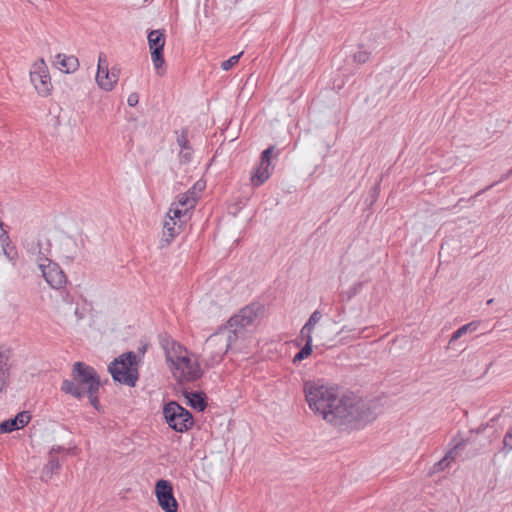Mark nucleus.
<instances>
[{"label":"nucleus","instance_id":"1","mask_svg":"<svg viewBox=\"0 0 512 512\" xmlns=\"http://www.w3.org/2000/svg\"><path fill=\"white\" fill-rule=\"evenodd\" d=\"M304 393L309 408L340 429H360L376 419L370 403L357 395L338 396V389L323 380L304 383Z\"/></svg>","mask_w":512,"mask_h":512},{"label":"nucleus","instance_id":"2","mask_svg":"<svg viewBox=\"0 0 512 512\" xmlns=\"http://www.w3.org/2000/svg\"><path fill=\"white\" fill-rule=\"evenodd\" d=\"M72 379H65L61 391L77 399L84 397L85 392H95L101 386L100 376L94 367L84 362H75L71 372Z\"/></svg>","mask_w":512,"mask_h":512},{"label":"nucleus","instance_id":"3","mask_svg":"<svg viewBox=\"0 0 512 512\" xmlns=\"http://www.w3.org/2000/svg\"><path fill=\"white\" fill-rule=\"evenodd\" d=\"M108 372L115 382L135 387L139 379L137 355L133 351L122 353L109 365Z\"/></svg>","mask_w":512,"mask_h":512},{"label":"nucleus","instance_id":"4","mask_svg":"<svg viewBox=\"0 0 512 512\" xmlns=\"http://www.w3.org/2000/svg\"><path fill=\"white\" fill-rule=\"evenodd\" d=\"M226 330V327H220L218 331L210 335L206 340V347L204 350L210 355L206 360V366H213L214 364L219 363L231 347L232 342L236 340L235 334H228L225 336L224 332Z\"/></svg>","mask_w":512,"mask_h":512},{"label":"nucleus","instance_id":"5","mask_svg":"<svg viewBox=\"0 0 512 512\" xmlns=\"http://www.w3.org/2000/svg\"><path fill=\"white\" fill-rule=\"evenodd\" d=\"M163 415L168 426L183 433L194 425L193 415L176 401H169L163 407Z\"/></svg>","mask_w":512,"mask_h":512},{"label":"nucleus","instance_id":"6","mask_svg":"<svg viewBox=\"0 0 512 512\" xmlns=\"http://www.w3.org/2000/svg\"><path fill=\"white\" fill-rule=\"evenodd\" d=\"M151 59L158 75L165 73L164 46L166 35L164 29L151 30L147 35Z\"/></svg>","mask_w":512,"mask_h":512},{"label":"nucleus","instance_id":"7","mask_svg":"<svg viewBox=\"0 0 512 512\" xmlns=\"http://www.w3.org/2000/svg\"><path fill=\"white\" fill-rule=\"evenodd\" d=\"M280 152V149H276L274 145H270L262 151L259 165L251 175V183L254 187L261 186L270 178L273 170L272 159L277 158Z\"/></svg>","mask_w":512,"mask_h":512},{"label":"nucleus","instance_id":"8","mask_svg":"<svg viewBox=\"0 0 512 512\" xmlns=\"http://www.w3.org/2000/svg\"><path fill=\"white\" fill-rule=\"evenodd\" d=\"M260 310L261 305L259 303H252L240 309L237 314L227 321V326L225 327L230 328L228 334L234 335L235 333L237 337L238 332L244 330L254 322Z\"/></svg>","mask_w":512,"mask_h":512},{"label":"nucleus","instance_id":"9","mask_svg":"<svg viewBox=\"0 0 512 512\" xmlns=\"http://www.w3.org/2000/svg\"><path fill=\"white\" fill-rule=\"evenodd\" d=\"M38 267L48 285L53 289H61L67 283V277L61 267L46 257L38 258Z\"/></svg>","mask_w":512,"mask_h":512},{"label":"nucleus","instance_id":"10","mask_svg":"<svg viewBox=\"0 0 512 512\" xmlns=\"http://www.w3.org/2000/svg\"><path fill=\"white\" fill-rule=\"evenodd\" d=\"M30 80L39 95L46 97L52 91V83L49 70L43 59L34 63L30 71Z\"/></svg>","mask_w":512,"mask_h":512},{"label":"nucleus","instance_id":"11","mask_svg":"<svg viewBox=\"0 0 512 512\" xmlns=\"http://www.w3.org/2000/svg\"><path fill=\"white\" fill-rule=\"evenodd\" d=\"M119 70L114 67L109 70L107 56L101 52L98 56L96 82L105 91H111L118 81Z\"/></svg>","mask_w":512,"mask_h":512},{"label":"nucleus","instance_id":"12","mask_svg":"<svg viewBox=\"0 0 512 512\" xmlns=\"http://www.w3.org/2000/svg\"><path fill=\"white\" fill-rule=\"evenodd\" d=\"M155 495L159 506L165 512H177L178 502L173 494V486L168 480L160 479L156 482Z\"/></svg>","mask_w":512,"mask_h":512},{"label":"nucleus","instance_id":"13","mask_svg":"<svg viewBox=\"0 0 512 512\" xmlns=\"http://www.w3.org/2000/svg\"><path fill=\"white\" fill-rule=\"evenodd\" d=\"M175 370L180 372L179 382H194L203 376V371L198 361H192L188 356L178 357Z\"/></svg>","mask_w":512,"mask_h":512},{"label":"nucleus","instance_id":"14","mask_svg":"<svg viewBox=\"0 0 512 512\" xmlns=\"http://www.w3.org/2000/svg\"><path fill=\"white\" fill-rule=\"evenodd\" d=\"M61 450H62L61 447H58L57 449L52 448L50 450L49 460H48L47 464L45 465V467L42 471V474H41V479L43 481L47 482V481L51 480L53 474L57 473L60 470L61 465H60L58 457L55 454Z\"/></svg>","mask_w":512,"mask_h":512},{"label":"nucleus","instance_id":"15","mask_svg":"<svg viewBox=\"0 0 512 512\" xmlns=\"http://www.w3.org/2000/svg\"><path fill=\"white\" fill-rule=\"evenodd\" d=\"M183 396L187 399L188 405L198 412H203L207 408V396L202 391H183Z\"/></svg>","mask_w":512,"mask_h":512},{"label":"nucleus","instance_id":"16","mask_svg":"<svg viewBox=\"0 0 512 512\" xmlns=\"http://www.w3.org/2000/svg\"><path fill=\"white\" fill-rule=\"evenodd\" d=\"M12 357L11 348L6 345H0V378L9 382L11 365L9 363Z\"/></svg>","mask_w":512,"mask_h":512},{"label":"nucleus","instance_id":"17","mask_svg":"<svg viewBox=\"0 0 512 512\" xmlns=\"http://www.w3.org/2000/svg\"><path fill=\"white\" fill-rule=\"evenodd\" d=\"M55 64L65 73H73L79 67L78 59L75 56H66L65 54H58Z\"/></svg>","mask_w":512,"mask_h":512},{"label":"nucleus","instance_id":"18","mask_svg":"<svg viewBox=\"0 0 512 512\" xmlns=\"http://www.w3.org/2000/svg\"><path fill=\"white\" fill-rule=\"evenodd\" d=\"M177 222L168 218L163 224V236L160 240V248L167 247L175 236L179 233L176 228Z\"/></svg>","mask_w":512,"mask_h":512},{"label":"nucleus","instance_id":"19","mask_svg":"<svg viewBox=\"0 0 512 512\" xmlns=\"http://www.w3.org/2000/svg\"><path fill=\"white\" fill-rule=\"evenodd\" d=\"M63 256L68 260H74L78 256V244L72 237H67L61 244Z\"/></svg>","mask_w":512,"mask_h":512},{"label":"nucleus","instance_id":"20","mask_svg":"<svg viewBox=\"0 0 512 512\" xmlns=\"http://www.w3.org/2000/svg\"><path fill=\"white\" fill-rule=\"evenodd\" d=\"M189 213L190 211H188L187 208L172 205L167 213V217L173 221H176L177 219L179 222L178 229H180L182 224L189 218Z\"/></svg>","mask_w":512,"mask_h":512},{"label":"nucleus","instance_id":"21","mask_svg":"<svg viewBox=\"0 0 512 512\" xmlns=\"http://www.w3.org/2000/svg\"><path fill=\"white\" fill-rule=\"evenodd\" d=\"M194 192L191 194L183 193L177 196V201L173 203V206H178L181 208H187L188 211L192 210L196 204V198L193 197Z\"/></svg>","mask_w":512,"mask_h":512},{"label":"nucleus","instance_id":"22","mask_svg":"<svg viewBox=\"0 0 512 512\" xmlns=\"http://www.w3.org/2000/svg\"><path fill=\"white\" fill-rule=\"evenodd\" d=\"M480 326V321H472L470 323H467L460 328H458L456 331L453 332L450 342L456 341L459 338H461L463 335L467 333L475 332L478 327Z\"/></svg>","mask_w":512,"mask_h":512},{"label":"nucleus","instance_id":"23","mask_svg":"<svg viewBox=\"0 0 512 512\" xmlns=\"http://www.w3.org/2000/svg\"><path fill=\"white\" fill-rule=\"evenodd\" d=\"M160 345L165 352L166 360H171V357H173V355H171V347H177V349H180V343L176 342L167 334L160 335Z\"/></svg>","mask_w":512,"mask_h":512},{"label":"nucleus","instance_id":"24","mask_svg":"<svg viewBox=\"0 0 512 512\" xmlns=\"http://www.w3.org/2000/svg\"><path fill=\"white\" fill-rule=\"evenodd\" d=\"M452 442L454 443L453 447L444 456L450 463L456 459V457L459 454V451L465 448L467 440L463 438H460L458 440L455 437L453 438Z\"/></svg>","mask_w":512,"mask_h":512},{"label":"nucleus","instance_id":"25","mask_svg":"<svg viewBox=\"0 0 512 512\" xmlns=\"http://www.w3.org/2000/svg\"><path fill=\"white\" fill-rule=\"evenodd\" d=\"M31 416L29 412L22 411L19 412L14 418H10L9 420L14 422V431L24 428L30 422Z\"/></svg>","mask_w":512,"mask_h":512},{"label":"nucleus","instance_id":"26","mask_svg":"<svg viewBox=\"0 0 512 512\" xmlns=\"http://www.w3.org/2000/svg\"><path fill=\"white\" fill-rule=\"evenodd\" d=\"M2 251L7 259L15 264L16 260L18 259V251L16 247L11 243L10 239L2 244Z\"/></svg>","mask_w":512,"mask_h":512},{"label":"nucleus","instance_id":"27","mask_svg":"<svg viewBox=\"0 0 512 512\" xmlns=\"http://www.w3.org/2000/svg\"><path fill=\"white\" fill-rule=\"evenodd\" d=\"M175 133L177 135V144L181 148V152L184 150H191L188 140V128H182L180 131H176Z\"/></svg>","mask_w":512,"mask_h":512},{"label":"nucleus","instance_id":"28","mask_svg":"<svg viewBox=\"0 0 512 512\" xmlns=\"http://www.w3.org/2000/svg\"><path fill=\"white\" fill-rule=\"evenodd\" d=\"M313 349H312V344H305L297 353L296 355L294 356L293 358V362L296 363V362H300L304 359H306L307 357H309L312 353Z\"/></svg>","mask_w":512,"mask_h":512},{"label":"nucleus","instance_id":"29","mask_svg":"<svg viewBox=\"0 0 512 512\" xmlns=\"http://www.w3.org/2000/svg\"><path fill=\"white\" fill-rule=\"evenodd\" d=\"M170 350L171 355H173V357H171V360H167V362L171 363V366L174 368L175 366H177L178 357L186 356L182 354L183 352H186V349L184 346L180 344V349H177V347H171Z\"/></svg>","mask_w":512,"mask_h":512},{"label":"nucleus","instance_id":"30","mask_svg":"<svg viewBox=\"0 0 512 512\" xmlns=\"http://www.w3.org/2000/svg\"><path fill=\"white\" fill-rule=\"evenodd\" d=\"M511 176H512V168L510 170H508L506 173L502 174L498 181L493 182L492 184L488 185L484 189H482L479 192H477L475 197L485 193L486 191L490 190L492 187L496 186L498 183L503 182V181L509 179Z\"/></svg>","mask_w":512,"mask_h":512},{"label":"nucleus","instance_id":"31","mask_svg":"<svg viewBox=\"0 0 512 512\" xmlns=\"http://www.w3.org/2000/svg\"><path fill=\"white\" fill-rule=\"evenodd\" d=\"M242 52L239 53L238 55H233L231 56L229 59L223 61L221 63V68L224 70V71H228L230 70L233 66H235L238 62H239V59L240 57L242 56Z\"/></svg>","mask_w":512,"mask_h":512},{"label":"nucleus","instance_id":"32","mask_svg":"<svg viewBox=\"0 0 512 512\" xmlns=\"http://www.w3.org/2000/svg\"><path fill=\"white\" fill-rule=\"evenodd\" d=\"M363 288V282L359 281L354 283L343 295H346L347 300L352 299L356 296Z\"/></svg>","mask_w":512,"mask_h":512},{"label":"nucleus","instance_id":"33","mask_svg":"<svg viewBox=\"0 0 512 512\" xmlns=\"http://www.w3.org/2000/svg\"><path fill=\"white\" fill-rule=\"evenodd\" d=\"M322 315L318 310H315L309 317L308 321L304 324L306 329H314V326L320 321Z\"/></svg>","mask_w":512,"mask_h":512},{"label":"nucleus","instance_id":"34","mask_svg":"<svg viewBox=\"0 0 512 512\" xmlns=\"http://www.w3.org/2000/svg\"><path fill=\"white\" fill-rule=\"evenodd\" d=\"M370 58V52L366 50H359L354 54V61L359 64L366 63Z\"/></svg>","mask_w":512,"mask_h":512},{"label":"nucleus","instance_id":"35","mask_svg":"<svg viewBox=\"0 0 512 512\" xmlns=\"http://www.w3.org/2000/svg\"><path fill=\"white\" fill-rule=\"evenodd\" d=\"M98 393H99V390H95V392H85V394H87L88 398H89V401H90V404L96 409V410H100L101 408V405H100V401H99V398H98Z\"/></svg>","mask_w":512,"mask_h":512},{"label":"nucleus","instance_id":"36","mask_svg":"<svg viewBox=\"0 0 512 512\" xmlns=\"http://www.w3.org/2000/svg\"><path fill=\"white\" fill-rule=\"evenodd\" d=\"M450 464L451 463L445 457H443L441 460H439L433 465L432 472L437 473L444 471L446 468L449 467Z\"/></svg>","mask_w":512,"mask_h":512},{"label":"nucleus","instance_id":"37","mask_svg":"<svg viewBox=\"0 0 512 512\" xmlns=\"http://www.w3.org/2000/svg\"><path fill=\"white\" fill-rule=\"evenodd\" d=\"M503 449L507 451L512 450V426L508 429L503 438Z\"/></svg>","mask_w":512,"mask_h":512},{"label":"nucleus","instance_id":"38","mask_svg":"<svg viewBox=\"0 0 512 512\" xmlns=\"http://www.w3.org/2000/svg\"><path fill=\"white\" fill-rule=\"evenodd\" d=\"M306 329V325H304L300 331V336L302 340L305 341V344H312V331L313 329Z\"/></svg>","mask_w":512,"mask_h":512},{"label":"nucleus","instance_id":"39","mask_svg":"<svg viewBox=\"0 0 512 512\" xmlns=\"http://www.w3.org/2000/svg\"><path fill=\"white\" fill-rule=\"evenodd\" d=\"M14 422L9 419L0 423V434L1 433H11L14 431Z\"/></svg>","mask_w":512,"mask_h":512},{"label":"nucleus","instance_id":"40","mask_svg":"<svg viewBox=\"0 0 512 512\" xmlns=\"http://www.w3.org/2000/svg\"><path fill=\"white\" fill-rule=\"evenodd\" d=\"M381 178L374 184V186L371 188L370 190V193H371V198H372V202L376 201L379 193H380V182H381Z\"/></svg>","mask_w":512,"mask_h":512},{"label":"nucleus","instance_id":"41","mask_svg":"<svg viewBox=\"0 0 512 512\" xmlns=\"http://www.w3.org/2000/svg\"><path fill=\"white\" fill-rule=\"evenodd\" d=\"M138 101H139V96L137 93H131L128 96L127 103L129 106H131V107L136 106L138 104Z\"/></svg>","mask_w":512,"mask_h":512},{"label":"nucleus","instance_id":"42","mask_svg":"<svg viewBox=\"0 0 512 512\" xmlns=\"http://www.w3.org/2000/svg\"><path fill=\"white\" fill-rule=\"evenodd\" d=\"M9 235L6 230L3 229V223L0 222V241L3 243L9 240Z\"/></svg>","mask_w":512,"mask_h":512},{"label":"nucleus","instance_id":"43","mask_svg":"<svg viewBox=\"0 0 512 512\" xmlns=\"http://www.w3.org/2000/svg\"><path fill=\"white\" fill-rule=\"evenodd\" d=\"M8 385V381L0 378V393L2 392V390Z\"/></svg>","mask_w":512,"mask_h":512},{"label":"nucleus","instance_id":"44","mask_svg":"<svg viewBox=\"0 0 512 512\" xmlns=\"http://www.w3.org/2000/svg\"><path fill=\"white\" fill-rule=\"evenodd\" d=\"M146 350H147V345H142L141 347L138 348V353L144 355Z\"/></svg>","mask_w":512,"mask_h":512},{"label":"nucleus","instance_id":"45","mask_svg":"<svg viewBox=\"0 0 512 512\" xmlns=\"http://www.w3.org/2000/svg\"><path fill=\"white\" fill-rule=\"evenodd\" d=\"M183 157L186 159V160H190L191 158V154L189 152H185L183 153Z\"/></svg>","mask_w":512,"mask_h":512},{"label":"nucleus","instance_id":"46","mask_svg":"<svg viewBox=\"0 0 512 512\" xmlns=\"http://www.w3.org/2000/svg\"><path fill=\"white\" fill-rule=\"evenodd\" d=\"M492 302H493V299H489V300L487 301V304H488V305H490V304H492Z\"/></svg>","mask_w":512,"mask_h":512}]
</instances>
